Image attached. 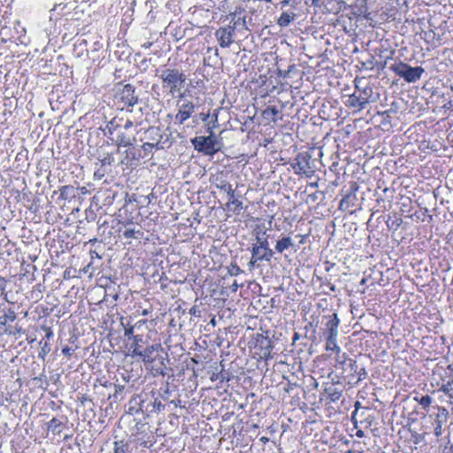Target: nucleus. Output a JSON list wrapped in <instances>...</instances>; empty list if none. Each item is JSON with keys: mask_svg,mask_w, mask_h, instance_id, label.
<instances>
[{"mask_svg": "<svg viewBox=\"0 0 453 453\" xmlns=\"http://www.w3.org/2000/svg\"><path fill=\"white\" fill-rule=\"evenodd\" d=\"M94 199L99 203L98 211L100 214L109 215V219H104L102 216L99 217V229H103L104 233L106 228H110L108 234H111L113 226H110V224L113 223V215L111 213V205L113 204V193L111 192V186L103 185L95 195Z\"/></svg>", "mask_w": 453, "mask_h": 453, "instance_id": "nucleus-1", "label": "nucleus"}, {"mask_svg": "<svg viewBox=\"0 0 453 453\" xmlns=\"http://www.w3.org/2000/svg\"><path fill=\"white\" fill-rule=\"evenodd\" d=\"M63 30H59L57 27L51 28L46 27L45 31L50 37V40H52L58 37L63 32L62 38L63 40H70L69 35L74 34V37L79 35H86L87 34L91 32V24L89 21H80L78 18H73L72 16L71 19H65V22L63 24Z\"/></svg>", "mask_w": 453, "mask_h": 453, "instance_id": "nucleus-2", "label": "nucleus"}, {"mask_svg": "<svg viewBox=\"0 0 453 453\" xmlns=\"http://www.w3.org/2000/svg\"><path fill=\"white\" fill-rule=\"evenodd\" d=\"M156 76L161 80L163 88L169 89L173 96L180 91L187 80V75L181 70L165 65L156 70Z\"/></svg>", "mask_w": 453, "mask_h": 453, "instance_id": "nucleus-3", "label": "nucleus"}, {"mask_svg": "<svg viewBox=\"0 0 453 453\" xmlns=\"http://www.w3.org/2000/svg\"><path fill=\"white\" fill-rule=\"evenodd\" d=\"M115 106L121 111L126 106H133L138 102L134 88L131 84L118 82L115 84Z\"/></svg>", "mask_w": 453, "mask_h": 453, "instance_id": "nucleus-4", "label": "nucleus"}, {"mask_svg": "<svg viewBox=\"0 0 453 453\" xmlns=\"http://www.w3.org/2000/svg\"><path fill=\"white\" fill-rule=\"evenodd\" d=\"M191 142L199 152L212 156L220 150L221 142L218 140L213 131H211L208 136H196L191 140Z\"/></svg>", "mask_w": 453, "mask_h": 453, "instance_id": "nucleus-5", "label": "nucleus"}, {"mask_svg": "<svg viewBox=\"0 0 453 453\" xmlns=\"http://www.w3.org/2000/svg\"><path fill=\"white\" fill-rule=\"evenodd\" d=\"M390 69L407 82H416L421 78L425 70L421 66L411 67L408 64L399 62L390 65Z\"/></svg>", "mask_w": 453, "mask_h": 453, "instance_id": "nucleus-6", "label": "nucleus"}, {"mask_svg": "<svg viewBox=\"0 0 453 453\" xmlns=\"http://www.w3.org/2000/svg\"><path fill=\"white\" fill-rule=\"evenodd\" d=\"M112 161L111 153H107V156L100 159L96 164V169L94 173V177L96 180H102L104 178L103 185H110L113 180L112 174Z\"/></svg>", "mask_w": 453, "mask_h": 453, "instance_id": "nucleus-7", "label": "nucleus"}, {"mask_svg": "<svg viewBox=\"0 0 453 453\" xmlns=\"http://www.w3.org/2000/svg\"><path fill=\"white\" fill-rule=\"evenodd\" d=\"M292 166L296 173L304 174L307 177H311L315 173V160L311 159L308 152L299 153Z\"/></svg>", "mask_w": 453, "mask_h": 453, "instance_id": "nucleus-8", "label": "nucleus"}, {"mask_svg": "<svg viewBox=\"0 0 453 453\" xmlns=\"http://www.w3.org/2000/svg\"><path fill=\"white\" fill-rule=\"evenodd\" d=\"M356 88L358 89V91H355L349 96L347 105L353 108H358L360 111L363 110L365 106L369 103L373 90L370 86H365L360 89L358 85H356Z\"/></svg>", "mask_w": 453, "mask_h": 453, "instance_id": "nucleus-9", "label": "nucleus"}, {"mask_svg": "<svg viewBox=\"0 0 453 453\" xmlns=\"http://www.w3.org/2000/svg\"><path fill=\"white\" fill-rule=\"evenodd\" d=\"M139 341H142L141 339H138L137 336H131L128 337L126 342L118 341L116 342L117 345H119V348L125 355H132V356H141L142 347L139 344Z\"/></svg>", "mask_w": 453, "mask_h": 453, "instance_id": "nucleus-10", "label": "nucleus"}, {"mask_svg": "<svg viewBox=\"0 0 453 453\" xmlns=\"http://www.w3.org/2000/svg\"><path fill=\"white\" fill-rule=\"evenodd\" d=\"M3 312V315L0 316V336L16 335L12 326L8 325L9 322H13L16 319V312L12 308L4 309Z\"/></svg>", "mask_w": 453, "mask_h": 453, "instance_id": "nucleus-11", "label": "nucleus"}, {"mask_svg": "<svg viewBox=\"0 0 453 453\" xmlns=\"http://www.w3.org/2000/svg\"><path fill=\"white\" fill-rule=\"evenodd\" d=\"M438 373L441 379V380H444L445 378H448L446 383H443L441 387L440 388L439 391L443 392L445 395H449L450 398L453 399V372L450 366H448L446 369H443L441 367L438 368L436 371H434V374Z\"/></svg>", "mask_w": 453, "mask_h": 453, "instance_id": "nucleus-12", "label": "nucleus"}, {"mask_svg": "<svg viewBox=\"0 0 453 453\" xmlns=\"http://www.w3.org/2000/svg\"><path fill=\"white\" fill-rule=\"evenodd\" d=\"M234 32L235 26L219 27L216 31L215 35L221 48H227L233 43Z\"/></svg>", "mask_w": 453, "mask_h": 453, "instance_id": "nucleus-13", "label": "nucleus"}, {"mask_svg": "<svg viewBox=\"0 0 453 453\" xmlns=\"http://www.w3.org/2000/svg\"><path fill=\"white\" fill-rule=\"evenodd\" d=\"M119 325L117 329H115V333L118 334L117 339L118 341L126 342L128 337L134 335L133 334V325L130 318L119 317Z\"/></svg>", "mask_w": 453, "mask_h": 453, "instance_id": "nucleus-14", "label": "nucleus"}, {"mask_svg": "<svg viewBox=\"0 0 453 453\" xmlns=\"http://www.w3.org/2000/svg\"><path fill=\"white\" fill-rule=\"evenodd\" d=\"M179 105V111L175 115V122L178 124H183L188 119H189L192 113L195 111L196 106L189 100H184Z\"/></svg>", "mask_w": 453, "mask_h": 453, "instance_id": "nucleus-15", "label": "nucleus"}, {"mask_svg": "<svg viewBox=\"0 0 453 453\" xmlns=\"http://www.w3.org/2000/svg\"><path fill=\"white\" fill-rule=\"evenodd\" d=\"M438 413L434 420V435L439 437L442 434V426L448 421L449 411L445 407L437 406Z\"/></svg>", "mask_w": 453, "mask_h": 453, "instance_id": "nucleus-16", "label": "nucleus"}, {"mask_svg": "<svg viewBox=\"0 0 453 453\" xmlns=\"http://www.w3.org/2000/svg\"><path fill=\"white\" fill-rule=\"evenodd\" d=\"M67 417L65 415L54 417L47 424V428L49 431L52 432L53 434H60L65 427Z\"/></svg>", "mask_w": 453, "mask_h": 453, "instance_id": "nucleus-17", "label": "nucleus"}, {"mask_svg": "<svg viewBox=\"0 0 453 453\" xmlns=\"http://www.w3.org/2000/svg\"><path fill=\"white\" fill-rule=\"evenodd\" d=\"M127 204H124L122 208L119 210V213L115 214V220L118 224L124 226L125 227L129 225H133V215L132 212L128 211Z\"/></svg>", "mask_w": 453, "mask_h": 453, "instance_id": "nucleus-18", "label": "nucleus"}, {"mask_svg": "<svg viewBox=\"0 0 453 453\" xmlns=\"http://www.w3.org/2000/svg\"><path fill=\"white\" fill-rule=\"evenodd\" d=\"M132 140H134V134L131 133H119L118 134V140L116 143L118 145V152H120V148L123 147L125 149L124 153H127V148L132 145Z\"/></svg>", "mask_w": 453, "mask_h": 453, "instance_id": "nucleus-19", "label": "nucleus"}, {"mask_svg": "<svg viewBox=\"0 0 453 453\" xmlns=\"http://www.w3.org/2000/svg\"><path fill=\"white\" fill-rule=\"evenodd\" d=\"M84 35H79L75 36L76 40L73 44V50L78 57H82L85 52H88V41L83 38Z\"/></svg>", "mask_w": 453, "mask_h": 453, "instance_id": "nucleus-20", "label": "nucleus"}, {"mask_svg": "<svg viewBox=\"0 0 453 453\" xmlns=\"http://www.w3.org/2000/svg\"><path fill=\"white\" fill-rule=\"evenodd\" d=\"M259 341V346L261 348L262 355L265 359L272 357L271 352L273 349V344L268 337L261 336Z\"/></svg>", "mask_w": 453, "mask_h": 453, "instance_id": "nucleus-21", "label": "nucleus"}, {"mask_svg": "<svg viewBox=\"0 0 453 453\" xmlns=\"http://www.w3.org/2000/svg\"><path fill=\"white\" fill-rule=\"evenodd\" d=\"M266 232L264 231L262 234L260 232L256 234L257 243L252 245V251L254 255H257L258 249L266 250V246L269 245L267 237L265 236Z\"/></svg>", "mask_w": 453, "mask_h": 453, "instance_id": "nucleus-22", "label": "nucleus"}, {"mask_svg": "<svg viewBox=\"0 0 453 453\" xmlns=\"http://www.w3.org/2000/svg\"><path fill=\"white\" fill-rule=\"evenodd\" d=\"M294 247V242L291 237L282 236L281 239L278 240L275 245V250L278 253H283L285 250Z\"/></svg>", "mask_w": 453, "mask_h": 453, "instance_id": "nucleus-23", "label": "nucleus"}, {"mask_svg": "<svg viewBox=\"0 0 453 453\" xmlns=\"http://www.w3.org/2000/svg\"><path fill=\"white\" fill-rule=\"evenodd\" d=\"M356 200L357 196L354 193L349 192L346 194L340 202L339 209L341 211H349L350 207L354 206Z\"/></svg>", "mask_w": 453, "mask_h": 453, "instance_id": "nucleus-24", "label": "nucleus"}, {"mask_svg": "<svg viewBox=\"0 0 453 453\" xmlns=\"http://www.w3.org/2000/svg\"><path fill=\"white\" fill-rule=\"evenodd\" d=\"M40 351L38 352V358L44 361L48 354L51 351V342L42 339L39 342Z\"/></svg>", "mask_w": 453, "mask_h": 453, "instance_id": "nucleus-25", "label": "nucleus"}, {"mask_svg": "<svg viewBox=\"0 0 453 453\" xmlns=\"http://www.w3.org/2000/svg\"><path fill=\"white\" fill-rule=\"evenodd\" d=\"M59 198L62 200H69L75 197V188L71 185L62 186L59 188Z\"/></svg>", "mask_w": 453, "mask_h": 453, "instance_id": "nucleus-26", "label": "nucleus"}, {"mask_svg": "<svg viewBox=\"0 0 453 453\" xmlns=\"http://www.w3.org/2000/svg\"><path fill=\"white\" fill-rule=\"evenodd\" d=\"M102 326L107 331V336L111 337L113 332V315L107 312L105 316L102 318Z\"/></svg>", "mask_w": 453, "mask_h": 453, "instance_id": "nucleus-27", "label": "nucleus"}, {"mask_svg": "<svg viewBox=\"0 0 453 453\" xmlns=\"http://www.w3.org/2000/svg\"><path fill=\"white\" fill-rule=\"evenodd\" d=\"M14 0H0V16L6 18L12 12Z\"/></svg>", "mask_w": 453, "mask_h": 453, "instance_id": "nucleus-28", "label": "nucleus"}, {"mask_svg": "<svg viewBox=\"0 0 453 453\" xmlns=\"http://www.w3.org/2000/svg\"><path fill=\"white\" fill-rule=\"evenodd\" d=\"M296 17V14L294 12H282L280 18L277 20V24L280 27H288Z\"/></svg>", "mask_w": 453, "mask_h": 453, "instance_id": "nucleus-29", "label": "nucleus"}, {"mask_svg": "<svg viewBox=\"0 0 453 453\" xmlns=\"http://www.w3.org/2000/svg\"><path fill=\"white\" fill-rule=\"evenodd\" d=\"M230 200L231 201L226 204V209L232 211L234 214H240L241 211L243 209L242 202L234 199V197Z\"/></svg>", "mask_w": 453, "mask_h": 453, "instance_id": "nucleus-30", "label": "nucleus"}, {"mask_svg": "<svg viewBox=\"0 0 453 453\" xmlns=\"http://www.w3.org/2000/svg\"><path fill=\"white\" fill-rule=\"evenodd\" d=\"M155 350V347L152 345L150 347H147L145 349H142L141 357L144 362H152L154 360V357H152V354Z\"/></svg>", "mask_w": 453, "mask_h": 453, "instance_id": "nucleus-31", "label": "nucleus"}, {"mask_svg": "<svg viewBox=\"0 0 453 453\" xmlns=\"http://www.w3.org/2000/svg\"><path fill=\"white\" fill-rule=\"evenodd\" d=\"M115 453H131L129 443L123 441H115Z\"/></svg>", "mask_w": 453, "mask_h": 453, "instance_id": "nucleus-32", "label": "nucleus"}, {"mask_svg": "<svg viewBox=\"0 0 453 453\" xmlns=\"http://www.w3.org/2000/svg\"><path fill=\"white\" fill-rule=\"evenodd\" d=\"M117 232L119 233V234L120 235L121 233L122 234L126 237V238H137V236H135V234H142V233L138 230V231H135L134 228H130V227H126L123 231H122V228L119 227L117 229Z\"/></svg>", "mask_w": 453, "mask_h": 453, "instance_id": "nucleus-33", "label": "nucleus"}, {"mask_svg": "<svg viewBox=\"0 0 453 453\" xmlns=\"http://www.w3.org/2000/svg\"><path fill=\"white\" fill-rule=\"evenodd\" d=\"M326 349L336 351L337 353L341 351V348L336 343V338H330L326 336Z\"/></svg>", "mask_w": 453, "mask_h": 453, "instance_id": "nucleus-34", "label": "nucleus"}, {"mask_svg": "<svg viewBox=\"0 0 453 453\" xmlns=\"http://www.w3.org/2000/svg\"><path fill=\"white\" fill-rule=\"evenodd\" d=\"M415 400L418 401V403L422 405L424 409L429 407L433 401L432 397L428 395H423L419 399L418 397H415Z\"/></svg>", "mask_w": 453, "mask_h": 453, "instance_id": "nucleus-35", "label": "nucleus"}, {"mask_svg": "<svg viewBox=\"0 0 453 453\" xmlns=\"http://www.w3.org/2000/svg\"><path fill=\"white\" fill-rule=\"evenodd\" d=\"M280 113L279 110L275 106H269L264 111V115L272 118L274 121L275 117Z\"/></svg>", "mask_w": 453, "mask_h": 453, "instance_id": "nucleus-36", "label": "nucleus"}, {"mask_svg": "<svg viewBox=\"0 0 453 453\" xmlns=\"http://www.w3.org/2000/svg\"><path fill=\"white\" fill-rule=\"evenodd\" d=\"M274 255V251L269 248V245L266 246V250H263V254L259 257L261 260H265L270 262Z\"/></svg>", "mask_w": 453, "mask_h": 453, "instance_id": "nucleus-37", "label": "nucleus"}, {"mask_svg": "<svg viewBox=\"0 0 453 453\" xmlns=\"http://www.w3.org/2000/svg\"><path fill=\"white\" fill-rule=\"evenodd\" d=\"M220 189L226 191L227 193L229 198L234 197V190L232 188V186L227 182H222L221 185L218 186Z\"/></svg>", "mask_w": 453, "mask_h": 453, "instance_id": "nucleus-38", "label": "nucleus"}, {"mask_svg": "<svg viewBox=\"0 0 453 453\" xmlns=\"http://www.w3.org/2000/svg\"><path fill=\"white\" fill-rule=\"evenodd\" d=\"M227 273L231 276H237V275L241 274L242 273H243V271L236 264L232 263L227 267Z\"/></svg>", "mask_w": 453, "mask_h": 453, "instance_id": "nucleus-39", "label": "nucleus"}, {"mask_svg": "<svg viewBox=\"0 0 453 453\" xmlns=\"http://www.w3.org/2000/svg\"><path fill=\"white\" fill-rule=\"evenodd\" d=\"M340 319H338L337 314L334 313L332 318L326 324V329L338 327Z\"/></svg>", "mask_w": 453, "mask_h": 453, "instance_id": "nucleus-40", "label": "nucleus"}, {"mask_svg": "<svg viewBox=\"0 0 453 453\" xmlns=\"http://www.w3.org/2000/svg\"><path fill=\"white\" fill-rule=\"evenodd\" d=\"M41 329L45 332V335L42 339L51 342L54 337V333L51 327L42 325L41 326Z\"/></svg>", "mask_w": 453, "mask_h": 453, "instance_id": "nucleus-41", "label": "nucleus"}, {"mask_svg": "<svg viewBox=\"0 0 453 453\" xmlns=\"http://www.w3.org/2000/svg\"><path fill=\"white\" fill-rule=\"evenodd\" d=\"M122 119H119V122L115 123V130L123 127L126 130H128L133 127V121L130 119H127L124 124H122Z\"/></svg>", "mask_w": 453, "mask_h": 453, "instance_id": "nucleus-42", "label": "nucleus"}, {"mask_svg": "<svg viewBox=\"0 0 453 453\" xmlns=\"http://www.w3.org/2000/svg\"><path fill=\"white\" fill-rule=\"evenodd\" d=\"M211 380L212 381L214 380H219L221 382H223L224 380H228V378L227 376L223 372V371H221L219 373H213L211 377Z\"/></svg>", "mask_w": 453, "mask_h": 453, "instance_id": "nucleus-43", "label": "nucleus"}, {"mask_svg": "<svg viewBox=\"0 0 453 453\" xmlns=\"http://www.w3.org/2000/svg\"><path fill=\"white\" fill-rule=\"evenodd\" d=\"M208 126V132L211 134V131H213V128H216L218 127V115L214 114L212 117V119L207 124Z\"/></svg>", "mask_w": 453, "mask_h": 453, "instance_id": "nucleus-44", "label": "nucleus"}, {"mask_svg": "<svg viewBox=\"0 0 453 453\" xmlns=\"http://www.w3.org/2000/svg\"><path fill=\"white\" fill-rule=\"evenodd\" d=\"M102 130H103L104 134L105 136H107L108 134H109V135H111V134H113V120H112V119H111V120H110V121L107 123V125H106L105 128H104V129H102Z\"/></svg>", "mask_w": 453, "mask_h": 453, "instance_id": "nucleus-45", "label": "nucleus"}, {"mask_svg": "<svg viewBox=\"0 0 453 453\" xmlns=\"http://www.w3.org/2000/svg\"><path fill=\"white\" fill-rule=\"evenodd\" d=\"M8 72L6 67L0 66V83L4 84L7 81Z\"/></svg>", "mask_w": 453, "mask_h": 453, "instance_id": "nucleus-46", "label": "nucleus"}, {"mask_svg": "<svg viewBox=\"0 0 453 453\" xmlns=\"http://www.w3.org/2000/svg\"><path fill=\"white\" fill-rule=\"evenodd\" d=\"M356 373L358 376L357 382H359L367 377V372L365 367L357 369V372Z\"/></svg>", "mask_w": 453, "mask_h": 453, "instance_id": "nucleus-47", "label": "nucleus"}, {"mask_svg": "<svg viewBox=\"0 0 453 453\" xmlns=\"http://www.w3.org/2000/svg\"><path fill=\"white\" fill-rule=\"evenodd\" d=\"M74 352V349L69 346H65L63 349H62V353L64 356L67 357L68 358L71 357V356L73 355V353Z\"/></svg>", "mask_w": 453, "mask_h": 453, "instance_id": "nucleus-48", "label": "nucleus"}, {"mask_svg": "<svg viewBox=\"0 0 453 453\" xmlns=\"http://www.w3.org/2000/svg\"><path fill=\"white\" fill-rule=\"evenodd\" d=\"M66 7V4H56L51 10H50V12H55L57 11H63L65 8ZM52 14L50 15V21L51 22L52 21Z\"/></svg>", "mask_w": 453, "mask_h": 453, "instance_id": "nucleus-49", "label": "nucleus"}, {"mask_svg": "<svg viewBox=\"0 0 453 453\" xmlns=\"http://www.w3.org/2000/svg\"><path fill=\"white\" fill-rule=\"evenodd\" d=\"M326 334H327V336L330 338H337L338 327L326 329Z\"/></svg>", "mask_w": 453, "mask_h": 453, "instance_id": "nucleus-50", "label": "nucleus"}, {"mask_svg": "<svg viewBox=\"0 0 453 453\" xmlns=\"http://www.w3.org/2000/svg\"><path fill=\"white\" fill-rule=\"evenodd\" d=\"M348 361H349L348 365L349 367V370L351 372H353L354 373H356L357 372V369H358L357 365V362L355 360H353V359H349Z\"/></svg>", "mask_w": 453, "mask_h": 453, "instance_id": "nucleus-51", "label": "nucleus"}, {"mask_svg": "<svg viewBox=\"0 0 453 453\" xmlns=\"http://www.w3.org/2000/svg\"><path fill=\"white\" fill-rule=\"evenodd\" d=\"M111 443L110 442H106L104 443L102 448H101V453H111Z\"/></svg>", "mask_w": 453, "mask_h": 453, "instance_id": "nucleus-52", "label": "nucleus"}, {"mask_svg": "<svg viewBox=\"0 0 453 453\" xmlns=\"http://www.w3.org/2000/svg\"><path fill=\"white\" fill-rule=\"evenodd\" d=\"M257 261H262V260H261L260 258H256V257H254L253 256H251L250 261L249 262V267H250V269L254 268V267H255V265H256V263H257Z\"/></svg>", "mask_w": 453, "mask_h": 453, "instance_id": "nucleus-53", "label": "nucleus"}, {"mask_svg": "<svg viewBox=\"0 0 453 453\" xmlns=\"http://www.w3.org/2000/svg\"><path fill=\"white\" fill-rule=\"evenodd\" d=\"M125 389V386L124 385H120V384H115V397L117 396V395L120 392H122L123 390Z\"/></svg>", "mask_w": 453, "mask_h": 453, "instance_id": "nucleus-54", "label": "nucleus"}, {"mask_svg": "<svg viewBox=\"0 0 453 453\" xmlns=\"http://www.w3.org/2000/svg\"><path fill=\"white\" fill-rule=\"evenodd\" d=\"M199 118L203 122H206V121H208V119L210 118V113L209 112L208 113L201 112L199 114Z\"/></svg>", "mask_w": 453, "mask_h": 453, "instance_id": "nucleus-55", "label": "nucleus"}, {"mask_svg": "<svg viewBox=\"0 0 453 453\" xmlns=\"http://www.w3.org/2000/svg\"><path fill=\"white\" fill-rule=\"evenodd\" d=\"M240 287L241 286L236 282V280H234L233 284L230 286V289L232 292H236Z\"/></svg>", "mask_w": 453, "mask_h": 453, "instance_id": "nucleus-56", "label": "nucleus"}, {"mask_svg": "<svg viewBox=\"0 0 453 453\" xmlns=\"http://www.w3.org/2000/svg\"><path fill=\"white\" fill-rule=\"evenodd\" d=\"M99 382L104 387H108V386L111 385V383L109 380H105L104 378L100 379Z\"/></svg>", "mask_w": 453, "mask_h": 453, "instance_id": "nucleus-57", "label": "nucleus"}, {"mask_svg": "<svg viewBox=\"0 0 453 453\" xmlns=\"http://www.w3.org/2000/svg\"><path fill=\"white\" fill-rule=\"evenodd\" d=\"M340 396H341V393L334 392L333 394H331V400L336 401L340 398Z\"/></svg>", "mask_w": 453, "mask_h": 453, "instance_id": "nucleus-58", "label": "nucleus"}, {"mask_svg": "<svg viewBox=\"0 0 453 453\" xmlns=\"http://www.w3.org/2000/svg\"><path fill=\"white\" fill-rule=\"evenodd\" d=\"M12 329L16 332V334H20L23 333V329L21 326H12Z\"/></svg>", "mask_w": 453, "mask_h": 453, "instance_id": "nucleus-59", "label": "nucleus"}, {"mask_svg": "<svg viewBox=\"0 0 453 453\" xmlns=\"http://www.w3.org/2000/svg\"><path fill=\"white\" fill-rule=\"evenodd\" d=\"M262 254H263V249H258L257 255H254V252L251 250V256H253L256 258H259Z\"/></svg>", "mask_w": 453, "mask_h": 453, "instance_id": "nucleus-60", "label": "nucleus"}, {"mask_svg": "<svg viewBox=\"0 0 453 453\" xmlns=\"http://www.w3.org/2000/svg\"><path fill=\"white\" fill-rule=\"evenodd\" d=\"M102 47V43L100 42H94V49L93 50H97L98 49H100Z\"/></svg>", "mask_w": 453, "mask_h": 453, "instance_id": "nucleus-61", "label": "nucleus"}, {"mask_svg": "<svg viewBox=\"0 0 453 453\" xmlns=\"http://www.w3.org/2000/svg\"><path fill=\"white\" fill-rule=\"evenodd\" d=\"M328 288H329L330 291H332V292L336 291V287L334 284L328 283Z\"/></svg>", "mask_w": 453, "mask_h": 453, "instance_id": "nucleus-62", "label": "nucleus"}, {"mask_svg": "<svg viewBox=\"0 0 453 453\" xmlns=\"http://www.w3.org/2000/svg\"><path fill=\"white\" fill-rule=\"evenodd\" d=\"M288 4H289V0H283V1L280 2V5H281L282 8L287 6V5H288Z\"/></svg>", "mask_w": 453, "mask_h": 453, "instance_id": "nucleus-63", "label": "nucleus"}, {"mask_svg": "<svg viewBox=\"0 0 453 453\" xmlns=\"http://www.w3.org/2000/svg\"><path fill=\"white\" fill-rule=\"evenodd\" d=\"M357 436L359 437V438L364 437L365 436L364 432L362 430H358L357 432Z\"/></svg>", "mask_w": 453, "mask_h": 453, "instance_id": "nucleus-64", "label": "nucleus"}]
</instances>
